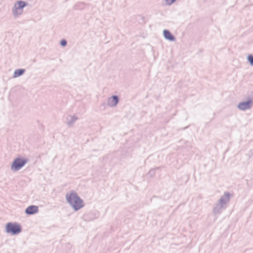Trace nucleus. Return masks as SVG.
<instances>
[{
    "label": "nucleus",
    "instance_id": "1",
    "mask_svg": "<svg viewBox=\"0 0 253 253\" xmlns=\"http://www.w3.org/2000/svg\"><path fill=\"white\" fill-rule=\"evenodd\" d=\"M230 197L231 195L229 192H225L224 195L220 197L217 203L214 205L212 209V213L214 215L220 214L222 211L226 208Z\"/></svg>",
    "mask_w": 253,
    "mask_h": 253
},
{
    "label": "nucleus",
    "instance_id": "2",
    "mask_svg": "<svg viewBox=\"0 0 253 253\" xmlns=\"http://www.w3.org/2000/svg\"><path fill=\"white\" fill-rule=\"evenodd\" d=\"M66 199L68 203L77 211L84 207L83 201L74 191L66 195Z\"/></svg>",
    "mask_w": 253,
    "mask_h": 253
},
{
    "label": "nucleus",
    "instance_id": "3",
    "mask_svg": "<svg viewBox=\"0 0 253 253\" xmlns=\"http://www.w3.org/2000/svg\"><path fill=\"white\" fill-rule=\"evenodd\" d=\"M5 232L12 235L18 234L22 231L21 225L17 222H8L5 226Z\"/></svg>",
    "mask_w": 253,
    "mask_h": 253
},
{
    "label": "nucleus",
    "instance_id": "4",
    "mask_svg": "<svg viewBox=\"0 0 253 253\" xmlns=\"http://www.w3.org/2000/svg\"><path fill=\"white\" fill-rule=\"evenodd\" d=\"M28 162V159L26 158H16L13 161L10 169L13 171H17L20 170Z\"/></svg>",
    "mask_w": 253,
    "mask_h": 253
},
{
    "label": "nucleus",
    "instance_id": "5",
    "mask_svg": "<svg viewBox=\"0 0 253 253\" xmlns=\"http://www.w3.org/2000/svg\"><path fill=\"white\" fill-rule=\"evenodd\" d=\"M27 3L23 0L17 1L12 8V13L14 16L21 15L23 11V8L27 5Z\"/></svg>",
    "mask_w": 253,
    "mask_h": 253
},
{
    "label": "nucleus",
    "instance_id": "6",
    "mask_svg": "<svg viewBox=\"0 0 253 253\" xmlns=\"http://www.w3.org/2000/svg\"><path fill=\"white\" fill-rule=\"evenodd\" d=\"M253 105V101L252 100H248L247 101L239 103L237 107L239 110L244 111L251 108Z\"/></svg>",
    "mask_w": 253,
    "mask_h": 253
},
{
    "label": "nucleus",
    "instance_id": "7",
    "mask_svg": "<svg viewBox=\"0 0 253 253\" xmlns=\"http://www.w3.org/2000/svg\"><path fill=\"white\" fill-rule=\"evenodd\" d=\"M119 101V97L117 95H113L109 97L107 101V104L110 107H115Z\"/></svg>",
    "mask_w": 253,
    "mask_h": 253
},
{
    "label": "nucleus",
    "instance_id": "8",
    "mask_svg": "<svg viewBox=\"0 0 253 253\" xmlns=\"http://www.w3.org/2000/svg\"><path fill=\"white\" fill-rule=\"evenodd\" d=\"M78 119L79 118L76 115H69L66 118V123L68 126L72 127Z\"/></svg>",
    "mask_w": 253,
    "mask_h": 253
},
{
    "label": "nucleus",
    "instance_id": "9",
    "mask_svg": "<svg viewBox=\"0 0 253 253\" xmlns=\"http://www.w3.org/2000/svg\"><path fill=\"white\" fill-rule=\"evenodd\" d=\"M39 209L38 206L31 205L26 209L25 212L27 214L31 215L37 213Z\"/></svg>",
    "mask_w": 253,
    "mask_h": 253
},
{
    "label": "nucleus",
    "instance_id": "10",
    "mask_svg": "<svg viewBox=\"0 0 253 253\" xmlns=\"http://www.w3.org/2000/svg\"><path fill=\"white\" fill-rule=\"evenodd\" d=\"M163 35L165 38L169 41H174L175 40V37L168 30L163 31Z\"/></svg>",
    "mask_w": 253,
    "mask_h": 253
},
{
    "label": "nucleus",
    "instance_id": "11",
    "mask_svg": "<svg viewBox=\"0 0 253 253\" xmlns=\"http://www.w3.org/2000/svg\"><path fill=\"white\" fill-rule=\"evenodd\" d=\"M25 72V69H18L15 70L14 73V78H17L19 76H22Z\"/></svg>",
    "mask_w": 253,
    "mask_h": 253
},
{
    "label": "nucleus",
    "instance_id": "12",
    "mask_svg": "<svg viewBox=\"0 0 253 253\" xmlns=\"http://www.w3.org/2000/svg\"><path fill=\"white\" fill-rule=\"evenodd\" d=\"M247 59L250 64L252 66H253V55L251 54L249 55L248 56Z\"/></svg>",
    "mask_w": 253,
    "mask_h": 253
},
{
    "label": "nucleus",
    "instance_id": "13",
    "mask_svg": "<svg viewBox=\"0 0 253 253\" xmlns=\"http://www.w3.org/2000/svg\"><path fill=\"white\" fill-rule=\"evenodd\" d=\"M165 0L167 5H170L172 3L174 2L176 0Z\"/></svg>",
    "mask_w": 253,
    "mask_h": 253
},
{
    "label": "nucleus",
    "instance_id": "14",
    "mask_svg": "<svg viewBox=\"0 0 253 253\" xmlns=\"http://www.w3.org/2000/svg\"><path fill=\"white\" fill-rule=\"evenodd\" d=\"M67 41L65 40H62L60 41V45L62 46H65L67 45Z\"/></svg>",
    "mask_w": 253,
    "mask_h": 253
},
{
    "label": "nucleus",
    "instance_id": "15",
    "mask_svg": "<svg viewBox=\"0 0 253 253\" xmlns=\"http://www.w3.org/2000/svg\"><path fill=\"white\" fill-rule=\"evenodd\" d=\"M83 3H81V2H79L78 3H77L76 5H75V6H77L79 5H81V4H83Z\"/></svg>",
    "mask_w": 253,
    "mask_h": 253
}]
</instances>
